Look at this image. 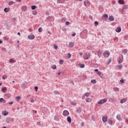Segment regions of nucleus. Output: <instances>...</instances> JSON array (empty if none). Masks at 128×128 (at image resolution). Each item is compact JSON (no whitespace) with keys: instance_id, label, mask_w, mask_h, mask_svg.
Here are the masks:
<instances>
[{"instance_id":"obj_1","label":"nucleus","mask_w":128,"mask_h":128,"mask_svg":"<svg viewBox=\"0 0 128 128\" xmlns=\"http://www.w3.org/2000/svg\"><path fill=\"white\" fill-rule=\"evenodd\" d=\"M106 102H107L106 99L104 98V99L98 102V104H103Z\"/></svg>"},{"instance_id":"obj_2","label":"nucleus","mask_w":128,"mask_h":128,"mask_svg":"<svg viewBox=\"0 0 128 128\" xmlns=\"http://www.w3.org/2000/svg\"><path fill=\"white\" fill-rule=\"evenodd\" d=\"M90 56V53H86L84 56V60H88Z\"/></svg>"},{"instance_id":"obj_3","label":"nucleus","mask_w":128,"mask_h":128,"mask_svg":"<svg viewBox=\"0 0 128 128\" xmlns=\"http://www.w3.org/2000/svg\"><path fill=\"white\" fill-rule=\"evenodd\" d=\"M110 52L108 51H106L104 52V58H108L110 56Z\"/></svg>"},{"instance_id":"obj_4","label":"nucleus","mask_w":128,"mask_h":128,"mask_svg":"<svg viewBox=\"0 0 128 128\" xmlns=\"http://www.w3.org/2000/svg\"><path fill=\"white\" fill-rule=\"evenodd\" d=\"M84 5L85 6H90V1H88V0H86L84 2Z\"/></svg>"},{"instance_id":"obj_5","label":"nucleus","mask_w":128,"mask_h":128,"mask_svg":"<svg viewBox=\"0 0 128 128\" xmlns=\"http://www.w3.org/2000/svg\"><path fill=\"white\" fill-rule=\"evenodd\" d=\"M68 114H70V112L68 111V110H64L63 112V116H68Z\"/></svg>"},{"instance_id":"obj_6","label":"nucleus","mask_w":128,"mask_h":128,"mask_svg":"<svg viewBox=\"0 0 128 128\" xmlns=\"http://www.w3.org/2000/svg\"><path fill=\"white\" fill-rule=\"evenodd\" d=\"M82 112V108L81 107H78V108L76 110V112L77 114H80Z\"/></svg>"},{"instance_id":"obj_7","label":"nucleus","mask_w":128,"mask_h":128,"mask_svg":"<svg viewBox=\"0 0 128 128\" xmlns=\"http://www.w3.org/2000/svg\"><path fill=\"white\" fill-rule=\"evenodd\" d=\"M21 10L22 12H26V10H28V7L26 6H22L21 8Z\"/></svg>"},{"instance_id":"obj_8","label":"nucleus","mask_w":128,"mask_h":128,"mask_svg":"<svg viewBox=\"0 0 128 128\" xmlns=\"http://www.w3.org/2000/svg\"><path fill=\"white\" fill-rule=\"evenodd\" d=\"M103 122H108V116H104L102 118Z\"/></svg>"},{"instance_id":"obj_9","label":"nucleus","mask_w":128,"mask_h":128,"mask_svg":"<svg viewBox=\"0 0 128 128\" xmlns=\"http://www.w3.org/2000/svg\"><path fill=\"white\" fill-rule=\"evenodd\" d=\"M36 36L34 34H30L28 36V38L29 40H34Z\"/></svg>"},{"instance_id":"obj_10","label":"nucleus","mask_w":128,"mask_h":128,"mask_svg":"<svg viewBox=\"0 0 128 128\" xmlns=\"http://www.w3.org/2000/svg\"><path fill=\"white\" fill-rule=\"evenodd\" d=\"M108 18V14H104L102 16V18H104V20H106Z\"/></svg>"},{"instance_id":"obj_11","label":"nucleus","mask_w":128,"mask_h":128,"mask_svg":"<svg viewBox=\"0 0 128 128\" xmlns=\"http://www.w3.org/2000/svg\"><path fill=\"white\" fill-rule=\"evenodd\" d=\"M6 122L7 124H10V117H7L6 118Z\"/></svg>"},{"instance_id":"obj_12","label":"nucleus","mask_w":128,"mask_h":128,"mask_svg":"<svg viewBox=\"0 0 128 128\" xmlns=\"http://www.w3.org/2000/svg\"><path fill=\"white\" fill-rule=\"evenodd\" d=\"M74 42H70L68 44L69 48H74Z\"/></svg>"},{"instance_id":"obj_13","label":"nucleus","mask_w":128,"mask_h":128,"mask_svg":"<svg viewBox=\"0 0 128 128\" xmlns=\"http://www.w3.org/2000/svg\"><path fill=\"white\" fill-rule=\"evenodd\" d=\"M108 20L110 22H114V18L112 16H110L108 18Z\"/></svg>"},{"instance_id":"obj_14","label":"nucleus","mask_w":128,"mask_h":128,"mask_svg":"<svg viewBox=\"0 0 128 128\" xmlns=\"http://www.w3.org/2000/svg\"><path fill=\"white\" fill-rule=\"evenodd\" d=\"M116 32H122V28L120 27L117 28L116 30Z\"/></svg>"},{"instance_id":"obj_15","label":"nucleus","mask_w":128,"mask_h":128,"mask_svg":"<svg viewBox=\"0 0 128 128\" xmlns=\"http://www.w3.org/2000/svg\"><path fill=\"white\" fill-rule=\"evenodd\" d=\"M67 122H68L69 124H72V118H70V116L67 117Z\"/></svg>"},{"instance_id":"obj_16","label":"nucleus","mask_w":128,"mask_h":128,"mask_svg":"<svg viewBox=\"0 0 128 128\" xmlns=\"http://www.w3.org/2000/svg\"><path fill=\"white\" fill-rule=\"evenodd\" d=\"M118 2L120 4H124V0H118Z\"/></svg>"},{"instance_id":"obj_17","label":"nucleus","mask_w":128,"mask_h":128,"mask_svg":"<svg viewBox=\"0 0 128 128\" xmlns=\"http://www.w3.org/2000/svg\"><path fill=\"white\" fill-rule=\"evenodd\" d=\"M118 64H122V57H120L118 60Z\"/></svg>"},{"instance_id":"obj_18","label":"nucleus","mask_w":128,"mask_h":128,"mask_svg":"<svg viewBox=\"0 0 128 128\" xmlns=\"http://www.w3.org/2000/svg\"><path fill=\"white\" fill-rule=\"evenodd\" d=\"M6 90H7L6 87H3L1 90L2 92H6Z\"/></svg>"},{"instance_id":"obj_19","label":"nucleus","mask_w":128,"mask_h":128,"mask_svg":"<svg viewBox=\"0 0 128 128\" xmlns=\"http://www.w3.org/2000/svg\"><path fill=\"white\" fill-rule=\"evenodd\" d=\"M127 100L126 98H122L120 100V104H124V102H126Z\"/></svg>"},{"instance_id":"obj_20","label":"nucleus","mask_w":128,"mask_h":128,"mask_svg":"<svg viewBox=\"0 0 128 128\" xmlns=\"http://www.w3.org/2000/svg\"><path fill=\"white\" fill-rule=\"evenodd\" d=\"M52 18H54V17L53 16H48L47 18H46V20H49V22H52Z\"/></svg>"},{"instance_id":"obj_21","label":"nucleus","mask_w":128,"mask_h":128,"mask_svg":"<svg viewBox=\"0 0 128 128\" xmlns=\"http://www.w3.org/2000/svg\"><path fill=\"white\" fill-rule=\"evenodd\" d=\"M54 120H55L58 121L60 120V118H58V115L55 116L54 117Z\"/></svg>"},{"instance_id":"obj_22","label":"nucleus","mask_w":128,"mask_h":128,"mask_svg":"<svg viewBox=\"0 0 128 128\" xmlns=\"http://www.w3.org/2000/svg\"><path fill=\"white\" fill-rule=\"evenodd\" d=\"M122 54H128V50L126 49H124L122 52Z\"/></svg>"},{"instance_id":"obj_23","label":"nucleus","mask_w":128,"mask_h":128,"mask_svg":"<svg viewBox=\"0 0 128 128\" xmlns=\"http://www.w3.org/2000/svg\"><path fill=\"white\" fill-rule=\"evenodd\" d=\"M2 114H4V116H8V112H6V110L3 111Z\"/></svg>"},{"instance_id":"obj_24","label":"nucleus","mask_w":128,"mask_h":128,"mask_svg":"<svg viewBox=\"0 0 128 128\" xmlns=\"http://www.w3.org/2000/svg\"><path fill=\"white\" fill-rule=\"evenodd\" d=\"M123 10H128V5H124L122 6Z\"/></svg>"},{"instance_id":"obj_25","label":"nucleus","mask_w":128,"mask_h":128,"mask_svg":"<svg viewBox=\"0 0 128 128\" xmlns=\"http://www.w3.org/2000/svg\"><path fill=\"white\" fill-rule=\"evenodd\" d=\"M4 12H10V8H4Z\"/></svg>"},{"instance_id":"obj_26","label":"nucleus","mask_w":128,"mask_h":128,"mask_svg":"<svg viewBox=\"0 0 128 128\" xmlns=\"http://www.w3.org/2000/svg\"><path fill=\"white\" fill-rule=\"evenodd\" d=\"M108 122L109 124H110L111 126L112 124V120H108Z\"/></svg>"},{"instance_id":"obj_27","label":"nucleus","mask_w":128,"mask_h":128,"mask_svg":"<svg viewBox=\"0 0 128 128\" xmlns=\"http://www.w3.org/2000/svg\"><path fill=\"white\" fill-rule=\"evenodd\" d=\"M116 118L117 120H122L120 115H118Z\"/></svg>"},{"instance_id":"obj_28","label":"nucleus","mask_w":128,"mask_h":128,"mask_svg":"<svg viewBox=\"0 0 128 128\" xmlns=\"http://www.w3.org/2000/svg\"><path fill=\"white\" fill-rule=\"evenodd\" d=\"M124 40H128V35H125L124 37Z\"/></svg>"},{"instance_id":"obj_29","label":"nucleus","mask_w":128,"mask_h":128,"mask_svg":"<svg viewBox=\"0 0 128 128\" xmlns=\"http://www.w3.org/2000/svg\"><path fill=\"white\" fill-rule=\"evenodd\" d=\"M31 8H32V10H34L36 8V6H31Z\"/></svg>"},{"instance_id":"obj_30","label":"nucleus","mask_w":128,"mask_h":128,"mask_svg":"<svg viewBox=\"0 0 128 128\" xmlns=\"http://www.w3.org/2000/svg\"><path fill=\"white\" fill-rule=\"evenodd\" d=\"M3 38L5 40H10V38H8V36H4V37H3Z\"/></svg>"},{"instance_id":"obj_31","label":"nucleus","mask_w":128,"mask_h":128,"mask_svg":"<svg viewBox=\"0 0 128 128\" xmlns=\"http://www.w3.org/2000/svg\"><path fill=\"white\" fill-rule=\"evenodd\" d=\"M10 62H12V64H14V62H16V60H12V59H10L9 60Z\"/></svg>"},{"instance_id":"obj_32","label":"nucleus","mask_w":128,"mask_h":128,"mask_svg":"<svg viewBox=\"0 0 128 128\" xmlns=\"http://www.w3.org/2000/svg\"><path fill=\"white\" fill-rule=\"evenodd\" d=\"M4 96H6L7 98H10V94H5Z\"/></svg>"},{"instance_id":"obj_33","label":"nucleus","mask_w":128,"mask_h":128,"mask_svg":"<svg viewBox=\"0 0 128 128\" xmlns=\"http://www.w3.org/2000/svg\"><path fill=\"white\" fill-rule=\"evenodd\" d=\"M52 70H56V65H54L52 66Z\"/></svg>"},{"instance_id":"obj_34","label":"nucleus","mask_w":128,"mask_h":128,"mask_svg":"<svg viewBox=\"0 0 128 128\" xmlns=\"http://www.w3.org/2000/svg\"><path fill=\"white\" fill-rule=\"evenodd\" d=\"M7 78H8V76H6V75H4L2 76V80H6Z\"/></svg>"},{"instance_id":"obj_35","label":"nucleus","mask_w":128,"mask_h":128,"mask_svg":"<svg viewBox=\"0 0 128 128\" xmlns=\"http://www.w3.org/2000/svg\"><path fill=\"white\" fill-rule=\"evenodd\" d=\"M54 94H60V93L58 92V90H54Z\"/></svg>"},{"instance_id":"obj_36","label":"nucleus","mask_w":128,"mask_h":128,"mask_svg":"<svg viewBox=\"0 0 128 128\" xmlns=\"http://www.w3.org/2000/svg\"><path fill=\"white\" fill-rule=\"evenodd\" d=\"M91 82L92 84H96V80H91Z\"/></svg>"},{"instance_id":"obj_37","label":"nucleus","mask_w":128,"mask_h":128,"mask_svg":"<svg viewBox=\"0 0 128 128\" xmlns=\"http://www.w3.org/2000/svg\"><path fill=\"white\" fill-rule=\"evenodd\" d=\"M80 67L81 68H84V64H80Z\"/></svg>"},{"instance_id":"obj_38","label":"nucleus","mask_w":128,"mask_h":128,"mask_svg":"<svg viewBox=\"0 0 128 128\" xmlns=\"http://www.w3.org/2000/svg\"><path fill=\"white\" fill-rule=\"evenodd\" d=\"M59 62L60 64H64V60H60Z\"/></svg>"},{"instance_id":"obj_39","label":"nucleus","mask_w":128,"mask_h":128,"mask_svg":"<svg viewBox=\"0 0 128 128\" xmlns=\"http://www.w3.org/2000/svg\"><path fill=\"white\" fill-rule=\"evenodd\" d=\"M63 0H58L57 4H62Z\"/></svg>"},{"instance_id":"obj_40","label":"nucleus","mask_w":128,"mask_h":128,"mask_svg":"<svg viewBox=\"0 0 128 128\" xmlns=\"http://www.w3.org/2000/svg\"><path fill=\"white\" fill-rule=\"evenodd\" d=\"M100 50H99L98 52V56L99 57V58H100V56H102V53H100Z\"/></svg>"},{"instance_id":"obj_41","label":"nucleus","mask_w":128,"mask_h":128,"mask_svg":"<svg viewBox=\"0 0 128 128\" xmlns=\"http://www.w3.org/2000/svg\"><path fill=\"white\" fill-rule=\"evenodd\" d=\"M9 6H12L14 4V2L13 1H10V2H8Z\"/></svg>"},{"instance_id":"obj_42","label":"nucleus","mask_w":128,"mask_h":128,"mask_svg":"<svg viewBox=\"0 0 128 128\" xmlns=\"http://www.w3.org/2000/svg\"><path fill=\"white\" fill-rule=\"evenodd\" d=\"M38 32H42V27H40L39 28H38Z\"/></svg>"},{"instance_id":"obj_43","label":"nucleus","mask_w":128,"mask_h":128,"mask_svg":"<svg viewBox=\"0 0 128 128\" xmlns=\"http://www.w3.org/2000/svg\"><path fill=\"white\" fill-rule=\"evenodd\" d=\"M94 23V26H98V21H95Z\"/></svg>"},{"instance_id":"obj_44","label":"nucleus","mask_w":128,"mask_h":128,"mask_svg":"<svg viewBox=\"0 0 128 128\" xmlns=\"http://www.w3.org/2000/svg\"><path fill=\"white\" fill-rule=\"evenodd\" d=\"M118 67L120 70L122 68V64H120L118 65Z\"/></svg>"},{"instance_id":"obj_45","label":"nucleus","mask_w":128,"mask_h":128,"mask_svg":"<svg viewBox=\"0 0 128 128\" xmlns=\"http://www.w3.org/2000/svg\"><path fill=\"white\" fill-rule=\"evenodd\" d=\"M67 56H68V58H71V56H72V54H70V53H68V54H67Z\"/></svg>"},{"instance_id":"obj_46","label":"nucleus","mask_w":128,"mask_h":128,"mask_svg":"<svg viewBox=\"0 0 128 128\" xmlns=\"http://www.w3.org/2000/svg\"><path fill=\"white\" fill-rule=\"evenodd\" d=\"M89 94H90V93L88 92H86L84 94V96H86L87 98H88Z\"/></svg>"},{"instance_id":"obj_47","label":"nucleus","mask_w":128,"mask_h":128,"mask_svg":"<svg viewBox=\"0 0 128 128\" xmlns=\"http://www.w3.org/2000/svg\"><path fill=\"white\" fill-rule=\"evenodd\" d=\"M114 42H118V38L117 37H115L114 39Z\"/></svg>"},{"instance_id":"obj_48","label":"nucleus","mask_w":128,"mask_h":128,"mask_svg":"<svg viewBox=\"0 0 128 128\" xmlns=\"http://www.w3.org/2000/svg\"><path fill=\"white\" fill-rule=\"evenodd\" d=\"M34 90L35 92H38V87L37 86H34Z\"/></svg>"},{"instance_id":"obj_49","label":"nucleus","mask_w":128,"mask_h":128,"mask_svg":"<svg viewBox=\"0 0 128 128\" xmlns=\"http://www.w3.org/2000/svg\"><path fill=\"white\" fill-rule=\"evenodd\" d=\"M120 84H124V80L123 79H122L120 80Z\"/></svg>"},{"instance_id":"obj_50","label":"nucleus","mask_w":128,"mask_h":128,"mask_svg":"<svg viewBox=\"0 0 128 128\" xmlns=\"http://www.w3.org/2000/svg\"><path fill=\"white\" fill-rule=\"evenodd\" d=\"M66 26H68L70 24V22L66 21L65 23Z\"/></svg>"},{"instance_id":"obj_51","label":"nucleus","mask_w":128,"mask_h":128,"mask_svg":"<svg viewBox=\"0 0 128 128\" xmlns=\"http://www.w3.org/2000/svg\"><path fill=\"white\" fill-rule=\"evenodd\" d=\"M112 62V58H110L108 60V64H110V62Z\"/></svg>"},{"instance_id":"obj_52","label":"nucleus","mask_w":128,"mask_h":128,"mask_svg":"<svg viewBox=\"0 0 128 128\" xmlns=\"http://www.w3.org/2000/svg\"><path fill=\"white\" fill-rule=\"evenodd\" d=\"M37 14V12L36 10H34L32 12V14L36 15Z\"/></svg>"},{"instance_id":"obj_53","label":"nucleus","mask_w":128,"mask_h":128,"mask_svg":"<svg viewBox=\"0 0 128 128\" xmlns=\"http://www.w3.org/2000/svg\"><path fill=\"white\" fill-rule=\"evenodd\" d=\"M54 48L55 50H58V46L56 45V44H54Z\"/></svg>"},{"instance_id":"obj_54","label":"nucleus","mask_w":128,"mask_h":128,"mask_svg":"<svg viewBox=\"0 0 128 128\" xmlns=\"http://www.w3.org/2000/svg\"><path fill=\"white\" fill-rule=\"evenodd\" d=\"M102 74V72L100 71H98L97 72V74L98 76H100V74Z\"/></svg>"},{"instance_id":"obj_55","label":"nucleus","mask_w":128,"mask_h":128,"mask_svg":"<svg viewBox=\"0 0 128 128\" xmlns=\"http://www.w3.org/2000/svg\"><path fill=\"white\" fill-rule=\"evenodd\" d=\"M86 102H90V98L86 99Z\"/></svg>"},{"instance_id":"obj_56","label":"nucleus","mask_w":128,"mask_h":128,"mask_svg":"<svg viewBox=\"0 0 128 128\" xmlns=\"http://www.w3.org/2000/svg\"><path fill=\"white\" fill-rule=\"evenodd\" d=\"M17 100H20V98H22L20 96H18L16 98Z\"/></svg>"},{"instance_id":"obj_57","label":"nucleus","mask_w":128,"mask_h":128,"mask_svg":"<svg viewBox=\"0 0 128 128\" xmlns=\"http://www.w3.org/2000/svg\"><path fill=\"white\" fill-rule=\"evenodd\" d=\"M66 30H68L66 29V28H62V31H63V32H66Z\"/></svg>"},{"instance_id":"obj_58","label":"nucleus","mask_w":128,"mask_h":128,"mask_svg":"<svg viewBox=\"0 0 128 128\" xmlns=\"http://www.w3.org/2000/svg\"><path fill=\"white\" fill-rule=\"evenodd\" d=\"M100 77L101 78H104V74H100Z\"/></svg>"},{"instance_id":"obj_59","label":"nucleus","mask_w":128,"mask_h":128,"mask_svg":"<svg viewBox=\"0 0 128 128\" xmlns=\"http://www.w3.org/2000/svg\"><path fill=\"white\" fill-rule=\"evenodd\" d=\"M72 106H76V102H72Z\"/></svg>"},{"instance_id":"obj_60","label":"nucleus","mask_w":128,"mask_h":128,"mask_svg":"<svg viewBox=\"0 0 128 128\" xmlns=\"http://www.w3.org/2000/svg\"><path fill=\"white\" fill-rule=\"evenodd\" d=\"M2 100H4V98H0V102H2Z\"/></svg>"},{"instance_id":"obj_61","label":"nucleus","mask_w":128,"mask_h":128,"mask_svg":"<svg viewBox=\"0 0 128 128\" xmlns=\"http://www.w3.org/2000/svg\"><path fill=\"white\" fill-rule=\"evenodd\" d=\"M66 18H62V22H66Z\"/></svg>"},{"instance_id":"obj_62","label":"nucleus","mask_w":128,"mask_h":128,"mask_svg":"<svg viewBox=\"0 0 128 128\" xmlns=\"http://www.w3.org/2000/svg\"><path fill=\"white\" fill-rule=\"evenodd\" d=\"M115 90H116V92H118V90H119L118 88H115Z\"/></svg>"},{"instance_id":"obj_63","label":"nucleus","mask_w":128,"mask_h":128,"mask_svg":"<svg viewBox=\"0 0 128 128\" xmlns=\"http://www.w3.org/2000/svg\"><path fill=\"white\" fill-rule=\"evenodd\" d=\"M81 126H84V122H82L81 124Z\"/></svg>"},{"instance_id":"obj_64","label":"nucleus","mask_w":128,"mask_h":128,"mask_svg":"<svg viewBox=\"0 0 128 128\" xmlns=\"http://www.w3.org/2000/svg\"><path fill=\"white\" fill-rule=\"evenodd\" d=\"M94 72H98V69H95Z\"/></svg>"}]
</instances>
